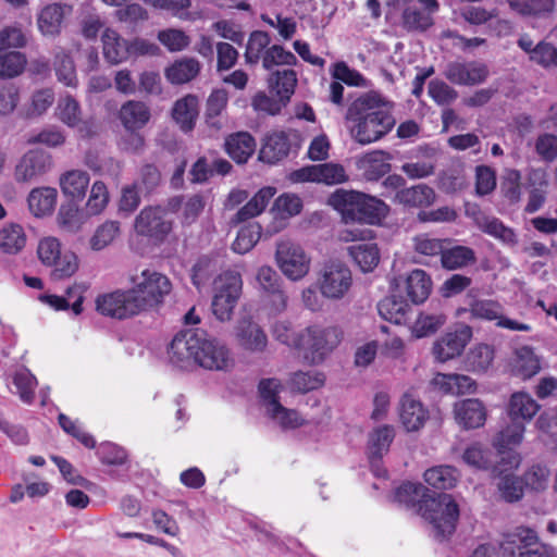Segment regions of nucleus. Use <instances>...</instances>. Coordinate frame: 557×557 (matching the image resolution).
<instances>
[{"label":"nucleus","mask_w":557,"mask_h":557,"mask_svg":"<svg viewBox=\"0 0 557 557\" xmlns=\"http://www.w3.org/2000/svg\"><path fill=\"white\" fill-rule=\"evenodd\" d=\"M472 338V329L467 324L458 325L440 336L432 345V355L437 362L453 360L463 352Z\"/></svg>","instance_id":"4468645a"},{"label":"nucleus","mask_w":557,"mask_h":557,"mask_svg":"<svg viewBox=\"0 0 557 557\" xmlns=\"http://www.w3.org/2000/svg\"><path fill=\"white\" fill-rule=\"evenodd\" d=\"M431 280L423 270H413L407 277V295L414 304L423 302L431 292Z\"/></svg>","instance_id":"c03bdc74"},{"label":"nucleus","mask_w":557,"mask_h":557,"mask_svg":"<svg viewBox=\"0 0 557 557\" xmlns=\"http://www.w3.org/2000/svg\"><path fill=\"white\" fill-rule=\"evenodd\" d=\"M288 178L293 183L315 182L336 185L345 183L348 176L343 165L330 162L295 170L289 173Z\"/></svg>","instance_id":"dca6fc26"},{"label":"nucleus","mask_w":557,"mask_h":557,"mask_svg":"<svg viewBox=\"0 0 557 557\" xmlns=\"http://www.w3.org/2000/svg\"><path fill=\"white\" fill-rule=\"evenodd\" d=\"M173 226L172 215L160 206L144 208L134 221L135 233L148 238L154 245L164 243L172 233Z\"/></svg>","instance_id":"1a4fd4ad"},{"label":"nucleus","mask_w":557,"mask_h":557,"mask_svg":"<svg viewBox=\"0 0 557 557\" xmlns=\"http://www.w3.org/2000/svg\"><path fill=\"white\" fill-rule=\"evenodd\" d=\"M225 150L237 163H246L256 150V141L247 132L230 135L225 140Z\"/></svg>","instance_id":"c756f323"},{"label":"nucleus","mask_w":557,"mask_h":557,"mask_svg":"<svg viewBox=\"0 0 557 557\" xmlns=\"http://www.w3.org/2000/svg\"><path fill=\"white\" fill-rule=\"evenodd\" d=\"M420 516L428 520L438 534L445 536L455 531L459 506L449 494L433 495L420 506Z\"/></svg>","instance_id":"0eeeda50"},{"label":"nucleus","mask_w":557,"mask_h":557,"mask_svg":"<svg viewBox=\"0 0 557 557\" xmlns=\"http://www.w3.org/2000/svg\"><path fill=\"white\" fill-rule=\"evenodd\" d=\"M524 431L522 421L510 420V423L496 435L493 444L503 454L506 449L518 446L522 442Z\"/></svg>","instance_id":"09e8293b"},{"label":"nucleus","mask_w":557,"mask_h":557,"mask_svg":"<svg viewBox=\"0 0 557 557\" xmlns=\"http://www.w3.org/2000/svg\"><path fill=\"white\" fill-rule=\"evenodd\" d=\"M262 228L258 223L242 227L233 242L232 249L239 255L249 252L260 240Z\"/></svg>","instance_id":"603ef678"},{"label":"nucleus","mask_w":557,"mask_h":557,"mask_svg":"<svg viewBox=\"0 0 557 557\" xmlns=\"http://www.w3.org/2000/svg\"><path fill=\"white\" fill-rule=\"evenodd\" d=\"M441 261L444 268L455 270L466 267L475 261L474 251L466 246H455L450 249H443Z\"/></svg>","instance_id":"8fccbe9b"},{"label":"nucleus","mask_w":557,"mask_h":557,"mask_svg":"<svg viewBox=\"0 0 557 557\" xmlns=\"http://www.w3.org/2000/svg\"><path fill=\"white\" fill-rule=\"evenodd\" d=\"M433 495L421 483L406 482L401 484L395 492V499L407 506L408 508H416L420 515V506L426 503V499Z\"/></svg>","instance_id":"473e14b6"},{"label":"nucleus","mask_w":557,"mask_h":557,"mask_svg":"<svg viewBox=\"0 0 557 557\" xmlns=\"http://www.w3.org/2000/svg\"><path fill=\"white\" fill-rule=\"evenodd\" d=\"M388 153L375 150L364 153L357 160V166L369 181H376L391 171Z\"/></svg>","instance_id":"b1692460"},{"label":"nucleus","mask_w":557,"mask_h":557,"mask_svg":"<svg viewBox=\"0 0 557 557\" xmlns=\"http://www.w3.org/2000/svg\"><path fill=\"white\" fill-rule=\"evenodd\" d=\"M352 286V273L341 261H330L323 264L318 273L317 287L321 295L330 300H341Z\"/></svg>","instance_id":"f8f14e48"},{"label":"nucleus","mask_w":557,"mask_h":557,"mask_svg":"<svg viewBox=\"0 0 557 557\" xmlns=\"http://www.w3.org/2000/svg\"><path fill=\"white\" fill-rule=\"evenodd\" d=\"M128 283L140 313L160 308L173 290L170 277L153 269L129 274Z\"/></svg>","instance_id":"39448f33"},{"label":"nucleus","mask_w":557,"mask_h":557,"mask_svg":"<svg viewBox=\"0 0 557 557\" xmlns=\"http://www.w3.org/2000/svg\"><path fill=\"white\" fill-rule=\"evenodd\" d=\"M296 63L297 58L295 54L278 45L269 47L262 58V66L265 70H271L276 65H295Z\"/></svg>","instance_id":"e2e57ef3"},{"label":"nucleus","mask_w":557,"mask_h":557,"mask_svg":"<svg viewBox=\"0 0 557 557\" xmlns=\"http://www.w3.org/2000/svg\"><path fill=\"white\" fill-rule=\"evenodd\" d=\"M456 422L463 429H478L484 425L487 411L478 398H467L456 401L453 406Z\"/></svg>","instance_id":"6ab92c4d"},{"label":"nucleus","mask_w":557,"mask_h":557,"mask_svg":"<svg viewBox=\"0 0 557 557\" xmlns=\"http://www.w3.org/2000/svg\"><path fill=\"white\" fill-rule=\"evenodd\" d=\"M200 71V64L193 58H184L174 62L165 71L166 78L172 84H185L195 78Z\"/></svg>","instance_id":"37998d69"},{"label":"nucleus","mask_w":557,"mask_h":557,"mask_svg":"<svg viewBox=\"0 0 557 557\" xmlns=\"http://www.w3.org/2000/svg\"><path fill=\"white\" fill-rule=\"evenodd\" d=\"M444 313L420 312L412 323L410 331L414 338H423L434 334L446 323Z\"/></svg>","instance_id":"a19ab883"},{"label":"nucleus","mask_w":557,"mask_h":557,"mask_svg":"<svg viewBox=\"0 0 557 557\" xmlns=\"http://www.w3.org/2000/svg\"><path fill=\"white\" fill-rule=\"evenodd\" d=\"M268 413L283 429H295L305 423V418L297 410L285 408L278 401L270 403Z\"/></svg>","instance_id":"3c124183"},{"label":"nucleus","mask_w":557,"mask_h":557,"mask_svg":"<svg viewBox=\"0 0 557 557\" xmlns=\"http://www.w3.org/2000/svg\"><path fill=\"white\" fill-rule=\"evenodd\" d=\"M150 119L148 107L141 101L129 100L120 110V120L127 131L144 127Z\"/></svg>","instance_id":"2f4dec72"},{"label":"nucleus","mask_w":557,"mask_h":557,"mask_svg":"<svg viewBox=\"0 0 557 557\" xmlns=\"http://www.w3.org/2000/svg\"><path fill=\"white\" fill-rule=\"evenodd\" d=\"M435 198L433 188L424 184L403 188L395 195L396 202L411 208L429 207L434 203Z\"/></svg>","instance_id":"c85d7f7f"},{"label":"nucleus","mask_w":557,"mask_h":557,"mask_svg":"<svg viewBox=\"0 0 557 557\" xmlns=\"http://www.w3.org/2000/svg\"><path fill=\"white\" fill-rule=\"evenodd\" d=\"M539 409V404L529 394L519 392L511 395L508 416L510 420L530 421Z\"/></svg>","instance_id":"72a5a7b5"},{"label":"nucleus","mask_w":557,"mask_h":557,"mask_svg":"<svg viewBox=\"0 0 557 557\" xmlns=\"http://www.w3.org/2000/svg\"><path fill=\"white\" fill-rule=\"evenodd\" d=\"M297 85V75L294 70L275 71L269 78L270 88L283 101L288 102Z\"/></svg>","instance_id":"ea45409f"},{"label":"nucleus","mask_w":557,"mask_h":557,"mask_svg":"<svg viewBox=\"0 0 557 557\" xmlns=\"http://www.w3.org/2000/svg\"><path fill=\"white\" fill-rule=\"evenodd\" d=\"M171 363L181 370L201 367L207 370L226 371L234 366L231 350L205 331H182L174 336L169 349Z\"/></svg>","instance_id":"f257e3e1"},{"label":"nucleus","mask_w":557,"mask_h":557,"mask_svg":"<svg viewBox=\"0 0 557 557\" xmlns=\"http://www.w3.org/2000/svg\"><path fill=\"white\" fill-rule=\"evenodd\" d=\"M243 288L242 276L236 271H225L214 281L212 312L220 321L231 319Z\"/></svg>","instance_id":"9d476101"},{"label":"nucleus","mask_w":557,"mask_h":557,"mask_svg":"<svg viewBox=\"0 0 557 557\" xmlns=\"http://www.w3.org/2000/svg\"><path fill=\"white\" fill-rule=\"evenodd\" d=\"M342 332L335 326L313 324L300 331L297 350L310 363L322 362L341 343Z\"/></svg>","instance_id":"423d86ee"},{"label":"nucleus","mask_w":557,"mask_h":557,"mask_svg":"<svg viewBox=\"0 0 557 557\" xmlns=\"http://www.w3.org/2000/svg\"><path fill=\"white\" fill-rule=\"evenodd\" d=\"M395 437L394 428L382 425L374 429L369 435L368 451L371 459H380L388 451V448Z\"/></svg>","instance_id":"79ce46f5"},{"label":"nucleus","mask_w":557,"mask_h":557,"mask_svg":"<svg viewBox=\"0 0 557 557\" xmlns=\"http://www.w3.org/2000/svg\"><path fill=\"white\" fill-rule=\"evenodd\" d=\"M42 264L53 268L58 278L72 276L78 270V258L70 250H62L61 242L54 236L42 237L37 247Z\"/></svg>","instance_id":"9b49d317"},{"label":"nucleus","mask_w":557,"mask_h":557,"mask_svg":"<svg viewBox=\"0 0 557 557\" xmlns=\"http://www.w3.org/2000/svg\"><path fill=\"white\" fill-rule=\"evenodd\" d=\"M350 137L360 145L375 143L395 126L393 106L377 94H367L351 102L345 115Z\"/></svg>","instance_id":"f03ea898"},{"label":"nucleus","mask_w":557,"mask_h":557,"mask_svg":"<svg viewBox=\"0 0 557 557\" xmlns=\"http://www.w3.org/2000/svg\"><path fill=\"white\" fill-rule=\"evenodd\" d=\"M58 117L70 127H78L82 137H89L96 134V127L88 122H82L79 103L72 96L62 97L57 107Z\"/></svg>","instance_id":"5701e85b"},{"label":"nucleus","mask_w":557,"mask_h":557,"mask_svg":"<svg viewBox=\"0 0 557 557\" xmlns=\"http://www.w3.org/2000/svg\"><path fill=\"white\" fill-rule=\"evenodd\" d=\"M476 226L484 233L493 236L494 238L503 242L506 245H516L517 236L515 232L504 225V223L494 216L478 214L474 218Z\"/></svg>","instance_id":"f704fd0d"},{"label":"nucleus","mask_w":557,"mask_h":557,"mask_svg":"<svg viewBox=\"0 0 557 557\" xmlns=\"http://www.w3.org/2000/svg\"><path fill=\"white\" fill-rule=\"evenodd\" d=\"M302 209L301 199L294 194H283L274 201L273 211L275 216L288 219L300 213Z\"/></svg>","instance_id":"0e129e2a"},{"label":"nucleus","mask_w":557,"mask_h":557,"mask_svg":"<svg viewBox=\"0 0 557 557\" xmlns=\"http://www.w3.org/2000/svg\"><path fill=\"white\" fill-rule=\"evenodd\" d=\"M53 69L60 83L67 87L77 86L76 67L70 53L65 52L63 49L58 51L54 55Z\"/></svg>","instance_id":"49530a36"},{"label":"nucleus","mask_w":557,"mask_h":557,"mask_svg":"<svg viewBox=\"0 0 557 557\" xmlns=\"http://www.w3.org/2000/svg\"><path fill=\"white\" fill-rule=\"evenodd\" d=\"M495 358L494 347L488 344H476L469 349L465 359L463 368L472 373H485L493 364Z\"/></svg>","instance_id":"cd10ccee"},{"label":"nucleus","mask_w":557,"mask_h":557,"mask_svg":"<svg viewBox=\"0 0 557 557\" xmlns=\"http://www.w3.org/2000/svg\"><path fill=\"white\" fill-rule=\"evenodd\" d=\"M96 307L101 314L116 319H127L140 313L131 289H116L99 295Z\"/></svg>","instance_id":"2eb2a0df"},{"label":"nucleus","mask_w":557,"mask_h":557,"mask_svg":"<svg viewBox=\"0 0 557 557\" xmlns=\"http://www.w3.org/2000/svg\"><path fill=\"white\" fill-rule=\"evenodd\" d=\"M274 195L275 188H261L243 208L237 211L233 221L235 223H242L261 214Z\"/></svg>","instance_id":"4c0bfd02"},{"label":"nucleus","mask_w":557,"mask_h":557,"mask_svg":"<svg viewBox=\"0 0 557 557\" xmlns=\"http://www.w3.org/2000/svg\"><path fill=\"white\" fill-rule=\"evenodd\" d=\"M271 333L275 341L288 347L298 348L300 332L294 330L289 320H276L271 325Z\"/></svg>","instance_id":"680f3d73"},{"label":"nucleus","mask_w":557,"mask_h":557,"mask_svg":"<svg viewBox=\"0 0 557 557\" xmlns=\"http://www.w3.org/2000/svg\"><path fill=\"white\" fill-rule=\"evenodd\" d=\"M52 166L51 156L39 149L26 152L15 168V178L20 182H27L32 178L47 173Z\"/></svg>","instance_id":"aec40b11"},{"label":"nucleus","mask_w":557,"mask_h":557,"mask_svg":"<svg viewBox=\"0 0 557 557\" xmlns=\"http://www.w3.org/2000/svg\"><path fill=\"white\" fill-rule=\"evenodd\" d=\"M274 259L282 274L293 282L306 277L311 268L310 256L299 244L288 238L276 242Z\"/></svg>","instance_id":"6e6552de"},{"label":"nucleus","mask_w":557,"mask_h":557,"mask_svg":"<svg viewBox=\"0 0 557 557\" xmlns=\"http://www.w3.org/2000/svg\"><path fill=\"white\" fill-rule=\"evenodd\" d=\"M27 235L22 225L8 223L0 230V249L4 253L15 255L24 249Z\"/></svg>","instance_id":"e433bc0d"},{"label":"nucleus","mask_w":557,"mask_h":557,"mask_svg":"<svg viewBox=\"0 0 557 557\" xmlns=\"http://www.w3.org/2000/svg\"><path fill=\"white\" fill-rule=\"evenodd\" d=\"M270 36L262 30H255L249 35L246 51L244 53L247 64H257L263 58L264 51L269 48Z\"/></svg>","instance_id":"864d4df0"},{"label":"nucleus","mask_w":557,"mask_h":557,"mask_svg":"<svg viewBox=\"0 0 557 557\" xmlns=\"http://www.w3.org/2000/svg\"><path fill=\"white\" fill-rule=\"evenodd\" d=\"M72 13L66 3H51L44 7L37 16V26L41 35L55 37L61 33L64 18Z\"/></svg>","instance_id":"4be33fe9"},{"label":"nucleus","mask_w":557,"mask_h":557,"mask_svg":"<svg viewBox=\"0 0 557 557\" xmlns=\"http://www.w3.org/2000/svg\"><path fill=\"white\" fill-rule=\"evenodd\" d=\"M172 116L185 132L190 131L198 116V99L196 96L187 95L178 99L172 110Z\"/></svg>","instance_id":"c9c22d12"},{"label":"nucleus","mask_w":557,"mask_h":557,"mask_svg":"<svg viewBox=\"0 0 557 557\" xmlns=\"http://www.w3.org/2000/svg\"><path fill=\"white\" fill-rule=\"evenodd\" d=\"M509 8L521 15H540L554 10V0H507Z\"/></svg>","instance_id":"bf43d9fd"},{"label":"nucleus","mask_w":557,"mask_h":557,"mask_svg":"<svg viewBox=\"0 0 557 557\" xmlns=\"http://www.w3.org/2000/svg\"><path fill=\"white\" fill-rule=\"evenodd\" d=\"M89 182V174L83 170L66 171L59 178L62 194L73 200H82L85 197Z\"/></svg>","instance_id":"a878e982"},{"label":"nucleus","mask_w":557,"mask_h":557,"mask_svg":"<svg viewBox=\"0 0 557 557\" xmlns=\"http://www.w3.org/2000/svg\"><path fill=\"white\" fill-rule=\"evenodd\" d=\"M121 233V225L117 221L108 220L100 224L89 239L90 249L101 251L110 246Z\"/></svg>","instance_id":"de8ad7c7"},{"label":"nucleus","mask_w":557,"mask_h":557,"mask_svg":"<svg viewBox=\"0 0 557 557\" xmlns=\"http://www.w3.org/2000/svg\"><path fill=\"white\" fill-rule=\"evenodd\" d=\"M515 370L523 379H529L540 371V361L532 348L523 346L516 350Z\"/></svg>","instance_id":"5fc2aeb1"},{"label":"nucleus","mask_w":557,"mask_h":557,"mask_svg":"<svg viewBox=\"0 0 557 557\" xmlns=\"http://www.w3.org/2000/svg\"><path fill=\"white\" fill-rule=\"evenodd\" d=\"M103 55L108 62L119 64L129 57L128 41L123 39L120 34L106 28L101 35Z\"/></svg>","instance_id":"bb28decb"},{"label":"nucleus","mask_w":557,"mask_h":557,"mask_svg":"<svg viewBox=\"0 0 557 557\" xmlns=\"http://www.w3.org/2000/svg\"><path fill=\"white\" fill-rule=\"evenodd\" d=\"M399 418L406 431L416 432L429 420V410L411 393H406L400 399Z\"/></svg>","instance_id":"412c9836"},{"label":"nucleus","mask_w":557,"mask_h":557,"mask_svg":"<svg viewBox=\"0 0 557 557\" xmlns=\"http://www.w3.org/2000/svg\"><path fill=\"white\" fill-rule=\"evenodd\" d=\"M257 288L263 294L277 290L282 286V280L270 265H261L256 272Z\"/></svg>","instance_id":"774afa93"},{"label":"nucleus","mask_w":557,"mask_h":557,"mask_svg":"<svg viewBox=\"0 0 557 557\" xmlns=\"http://www.w3.org/2000/svg\"><path fill=\"white\" fill-rule=\"evenodd\" d=\"M433 13L408 7L403 13V21L406 28L410 30H425L433 25Z\"/></svg>","instance_id":"69168bd1"},{"label":"nucleus","mask_w":557,"mask_h":557,"mask_svg":"<svg viewBox=\"0 0 557 557\" xmlns=\"http://www.w3.org/2000/svg\"><path fill=\"white\" fill-rule=\"evenodd\" d=\"M228 103V92L223 88L212 90L207 100L206 119L207 123L216 128L220 127L218 116L226 109Z\"/></svg>","instance_id":"6e6d98bb"},{"label":"nucleus","mask_w":557,"mask_h":557,"mask_svg":"<svg viewBox=\"0 0 557 557\" xmlns=\"http://www.w3.org/2000/svg\"><path fill=\"white\" fill-rule=\"evenodd\" d=\"M13 383L21 399L26 404H30L34 399V392L37 386L36 377L29 372V370L22 369L15 373Z\"/></svg>","instance_id":"338daca9"},{"label":"nucleus","mask_w":557,"mask_h":557,"mask_svg":"<svg viewBox=\"0 0 557 557\" xmlns=\"http://www.w3.org/2000/svg\"><path fill=\"white\" fill-rule=\"evenodd\" d=\"M423 478L434 488L449 490L458 482L459 473L451 466H435L425 470Z\"/></svg>","instance_id":"58836bf2"},{"label":"nucleus","mask_w":557,"mask_h":557,"mask_svg":"<svg viewBox=\"0 0 557 557\" xmlns=\"http://www.w3.org/2000/svg\"><path fill=\"white\" fill-rule=\"evenodd\" d=\"M58 199V191L53 187L34 188L27 198L30 212L38 218L53 212Z\"/></svg>","instance_id":"7c9ffc66"},{"label":"nucleus","mask_w":557,"mask_h":557,"mask_svg":"<svg viewBox=\"0 0 557 557\" xmlns=\"http://www.w3.org/2000/svg\"><path fill=\"white\" fill-rule=\"evenodd\" d=\"M537 541L534 530L518 527L505 535L498 552L488 545H481L472 557H557L552 547L539 544Z\"/></svg>","instance_id":"20e7f679"},{"label":"nucleus","mask_w":557,"mask_h":557,"mask_svg":"<svg viewBox=\"0 0 557 557\" xmlns=\"http://www.w3.org/2000/svg\"><path fill=\"white\" fill-rule=\"evenodd\" d=\"M549 469L542 463L532 465L523 474L524 487L533 492H542L548 486Z\"/></svg>","instance_id":"13d9d810"},{"label":"nucleus","mask_w":557,"mask_h":557,"mask_svg":"<svg viewBox=\"0 0 557 557\" xmlns=\"http://www.w3.org/2000/svg\"><path fill=\"white\" fill-rule=\"evenodd\" d=\"M236 345L248 352H263L268 346V336L263 329L255 321L244 319L238 321L234 329Z\"/></svg>","instance_id":"f3484780"},{"label":"nucleus","mask_w":557,"mask_h":557,"mask_svg":"<svg viewBox=\"0 0 557 557\" xmlns=\"http://www.w3.org/2000/svg\"><path fill=\"white\" fill-rule=\"evenodd\" d=\"M26 64V57L20 51L0 54V78H13L21 75Z\"/></svg>","instance_id":"4d7b16f0"},{"label":"nucleus","mask_w":557,"mask_h":557,"mask_svg":"<svg viewBox=\"0 0 557 557\" xmlns=\"http://www.w3.org/2000/svg\"><path fill=\"white\" fill-rule=\"evenodd\" d=\"M329 202L341 213L346 224H380L389 212V207L384 201L355 190L338 189L332 194Z\"/></svg>","instance_id":"7ed1b4c3"},{"label":"nucleus","mask_w":557,"mask_h":557,"mask_svg":"<svg viewBox=\"0 0 557 557\" xmlns=\"http://www.w3.org/2000/svg\"><path fill=\"white\" fill-rule=\"evenodd\" d=\"M304 138L296 129L275 131L269 134L259 152V160L275 164L288 156L293 148L299 149Z\"/></svg>","instance_id":"ddd939ff"},{"label":"nucleus","mask_w":557,"mask_h":557,"mask_svg":"<svg viewBox=\"0 0 557 557\" xmlns=\"http://www.w3.org/2000/svg\"><path fill=\"white\" fill-rule=\"evenodd\" d=\"M324 375L318 371H309V372H296L292 375L289 380L290 388L300 392L307 393L309 391L319 388L324 384Z\"/></svg>","instance_id":"052dcab7"},{"label":"nucleus","mask_w":557,"mask_h":557,"mask_svg":"<svg viewBox=\"0 0 557 557\" xmlns=\"http://www.w3.org/2000/svg\"><path fill=\"white\" fill-rule=\"evenodd\" d=\"M380 315L392 323L403 324L407 321V314L410 310L409 305L396 297H385L377 305Z\"/></svg>","instance_id":"a18cd8bd"},{"label":"nucleus","mask_w":557,"mask_h":557,"mask_svg":"<svg viewBox=\"0 0 557 557\" xmlns=\"http://www.w3.org/2000/svg\"><path fill=\"white\" fill-rule=\"evenodd\" d=\"M355 264L363 272H372L380 263L381 253L377 245L371 240L357 243L347 248Z\"/></svg>","instance_id":"393cba45"},{"label":"nucleus","mask_w":557,"mask_h":557,"mask_svg":"<svg viewBox=\"0 0 557 557\" xmlns=\"http://www.w3.org/2000/svg\"><path fill=\"white\" fill-rule=\"evenodd\" d=\"M445 77L456 85H478L488 76V69L478 61L451 62L445 70Z\"/></svg>","instance_id":"a211bd4d"}]
</instances>
